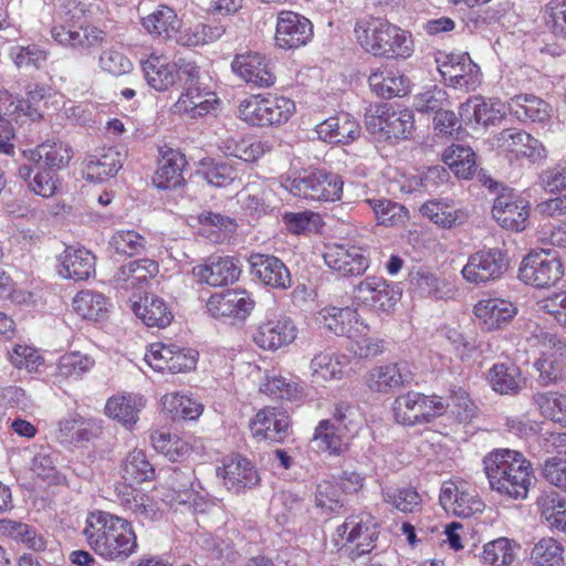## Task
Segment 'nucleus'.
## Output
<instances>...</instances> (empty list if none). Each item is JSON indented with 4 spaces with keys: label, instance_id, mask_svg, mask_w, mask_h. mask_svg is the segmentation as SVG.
Wrapping results in <instances>:
<instances>
[{
    "label": "nucleus",
    "instance_id": "14",
    "mask_svg": "<svg viewBox=\"0 0 566 566\" xmlns=\"http://www.w3.org/2000/svg\"><path fill=\"white\" fill-rule=\"evenodd\" d=\"M323 259L326 266L339 277L363 275L370 266L365 251L360 247L348 243L326 245Z\"/></svg>",
    "mask_w": 566,
    "mask_h": 566
},
{
    "label": "nucleus",
    "instance_id": "7",
    "mask_svg": "<svg viewBox=\"0 0 566 566\" xmlns=\"http://www.w3.org/2000/svg\"><path fill=\"white\" fill-rule=\"evenodd\" d=\"M344 181L335 172L325 169L304 171L289 181L290 192L306 200L337 201L343 195Z\"/></svg>",
    "mask_w": 566,
    "mask_h": 566
},
{
    "label": "nucleus",
    "instance_id": "19",
    "mask_svg": "<svg viewBox=\"0 0 566 566\" xmlns=\"http://www.w3.org/2000/svg\"><path fill=\"white\" fill-rule=\"evenodd\" d=\"M255 301L245 290H227L212 294L207 302V311L214 318L244 321L254 310Z\"/></svg>",
    "mask_w": 566,
    "mask_h": 566
},
{
    "label": "nucleus",
    "instance_id": "58",
    "mask_svg": "<svg viewBox=\"0 0 566 566\" xmlns=\"http://www.w3.org/2000/svg\"><path fill=\"white\" fill-rule=\"evenodd\" d=\"M518 549L520 545L514 541L500 537L484 545L482 559L490 566H512Z\"/></svg>",
    "mask_w": 566,
    "mask_h": 566
},
{
    "label": "nucleus",
    "instance_id": "29",
    "mask_svg": "<svg viewBox=\"0 0 566 566\" xmlns=\"http://www.w3.org/2000/svg\"><path fill=\"white\" fill-rule=\"evenodd\" d=\"M289 426V417L277 413L276 409L272 407L261 409L250 420L251 433L259 441L281 442L287 436Z\"/></svg>",
    "mask_w": 566,
    "mask_h": 566
},
{
    "label": "nucleus",
    "instance_id": "20",
    "mask_svg": "<svg viewBox=\"0 0 566 566\" xmlns=\"http://www.w3.org/2000/svg\"><path fill=\"white\" fill-rule=\"evenodd\" d=\"M364 379L373 392L388 395L409 386L413 381V374L407 363H388L369 369Z\"/></svg>",
    "mask_w": 566,
    "mask_h": 566
},
{
    "label": "nucleus",
    "instance_id": "28",
    "mask_svg": "<svg viewBox=\"0 0 566 566\" xmlns=\"http://www.w3.org/2000/svg\"><path fill=\"white\" fill-rule=\"evenodd\" d=\"M316 133L324 142L347 145L360 136V126L350 114L342 112L317 124Z\"/></svg>",
    "mask_w": 566,
    "mask_h": 566
},
{
    "label": "nucleus",
    "instance_id": "5",
    "mask_svg": "<svg viewBox=\"0 0 566 566\" xmlns=\"http://www.w3.org/2000/svg\"><path fill=\"white\" fill-rule=\"evenodd\" d=\"M367 130L379 139H407L415 128L413 113L388 104L371 105L365 114Z\"/></svg>",
    "mask_w": 566,
    "mask_h": 566
},
{
    "label": "nucleus",
    "instance_id": "3",
    "mask_svg": "<svg viewBox=\"0 0 566 566\" xmlns=\"http://www.w3.org/2000/svg\"><path fill=\"white\" fill-rule=\"evenodd\" d=\"M294 112V101L271 94L251 95L241 101L238 106L239 118L256 127L284 124Z\"/></svg>",
    "mask_w": 566,
    "mask_h": 566
},
{
    "label": "nucleus",
    "instance_id": "44",
    "mask_svg": "<svg viewBox=\"0 0 566 566\" xmlns=\"http://www.w3.org/2000/svg\"><path fill=\"white\" fill-rule=\"evenodd\" d=\"M270 196L263 182L252 181L238 193V202L247 214L261 217L271 210Z\"/></svg>",
    "mask_w": 566,
    "mask_h": 566
},
{
    "label": "nucleus",
    "instance_id": "18",
    "mask_svg": "<svg viewBox=\"0 0 566 566\" xmlns=\"http://www.w3.org/2000/svg\"><path fill=\"white\" fill-rule=\"evenodd\" d=\"M313 24L304 15L293 11H281L277 14L275 43L285 50L298 49L312 39Z\"/></svg>",
    "mask_w": 566,
    "mask_h": 566
},
{
    "label": "nucleus",
    "instance_id": "6",
    "mask_svg": "<svg viewBox=\"0 0 566 566\" xmlns=\"http://www.w3.org/2000/svg\"><path fill=\"white\" fill-rule=\"evenodd\" d=\"M378 537L376 523L370 514L361 513L348 516L336 528L335 544L345 551L352 560L370 553Z\"/></svg>",
    "mask_w": 566,
    "mask_h": 566
},
{
    "label": "nucleus",
    "instance_id": "55",
    "mask_svg": "<svg viewBox=\"0 0 566 566\" xmlns=\"http://www.w3.org/2000/svg\"><path fill=\"white\" fill-rule=\"evenodd\" d=\"M107 298L98 292L85 290L78 292L73 300V308L87 321L103 319L107 313Z\"/></svg>",
    "mask_w": 566,
    "mask_h": 566
},
{
    "label": "nucleus",
    "instance_id": "47",
    "mask_svg": "<svg viewBox=\"0 0 566 566\" xmlns=\"http://www.w3.org/2000/svg\"><path fill=\"white\" fill-rule=\"evenodd\" d=\"M373 210L377 223L384 227H400L409 219V211L400 203L386 198L365 200Z\"/></svg>",
    "mask_w": 566,
    "mask_h": 566
},
{
    "label": "nucleus",
    "instance_id": "33",
    "mask_svg": "<svg viewBox=\"0 0 566 566\" xmlns=\"http://www.w3.org/2000/svg\"><path fill=\"white\" fill-rule=\"evenodd\" d=\"M158 168L153 177V182L158 189H176L184 184L182 171L187 165L186 157L177 149L161 150Z\"/></svg>",
    "mask_w": 566,
    "mask_h": 566
},
{
    "label": "nucleus",
    "instance_id": "38",
    "mask_svg": "<svg viewBox=\"0 0 566 566\" xmlns=\"http://www.w3.org/2000/svg\"><path fill=\"white\" fill-rule=\"evenodd\" d=\"M99 427L91 419L71 416L57 422L56 438L61 443H83L96 437Z\"/></svg>",
    "mask_w": 566,
    "mask_h": 566
},
{
    "label": "nucleus",
    "instance_id": "1",
    "mask_svg": "<svg viewBox=\"0 0 566 566\" xmlns=\"http://www.w3.org/2000/svg\"><path fill=\"white\" fill-rule=\"evenodd\" d=\"M83 535L95 554L111 562L127 559L138 547L132 523L104 511L87 515Z\"/></svg>",
    "mask_w": 566,
    "mask_h": 566
},
{
    "label": "nucleus",
    "instance_id": "39",
    "mask_svg": "<svg viewBox=\"0 0 566 566\" xmlns=\"http://www.w3.org/2000/svg\"><path fill=\"white\" fill-rule=\"evenodd\" d=\"M510 112L522 122L544 123L549 119L552 107L534 95H517L509 103Z\"/></svg>",
    "mask_w": 566,
    "mask_h": 566
},
{
    "label": "nucleus",
    "instance_id": "31",
    "mask_svg": "<svg viewBox=\"0 0 566 566\" xmlns=\"http://www.w3.org/2000/svg\"><path fill=\"white\" fill-rule=\"evenodd\" d=\"M51 36L62 46L85 50L101 44L105 33L96 27H84L82 23L77 27L53 25Z\"/></svg>",
    "mask_w": 566,
    "mask_h": 566
},
{
    "label": "nucleus",
    "instance_id": "59",
    "mask_svg": "<svg viewBox=\"0 0 566 566\" xmlns=\"http://www.w3.org/2000/svg\"><path fill=\"white\" fill-rule=\"evenodd\" d=\"M164 410L169 412L174 419L182 418L195 420L203 411V406L193 397L180 392L166 394L161 398Z\"/></svg>",
    "mask_w": 566,
    "mask_h": 566
},
{
    "label": "nucleus",
    "instance_id": "4",
    "mask_svg": "<svg viewBox=\"0 0 566 566\" xmlns=\"http://www.w3.org/2000/svg\"><path fill=\"white\" fill-rule=\"evenodd\" d=\"M449 402L438 395L408 391L398 396L392 405L395 421L405 427L431 423L442 416Z\"/></svg>",
    "mask_w": 566,
    "mask_h": 566
},
{
    "label": "nucleus",
    "instance_id": "43",
    "mask_svg": "<svg viewBox=\"0 0 566 566\" xmlns=\"http://www.w3.org/2000/svg\"><path fill=\"white\" fill-rule=\"evenodd\" d=\"M347 359L345 356H338L329 352H321L316 354L311 363L310 369L313 381H328L342 379L345 375Z\"/></svg>",
    "mask_w": 566,
    "mask_h": 566
},
{
    "label": "nucleus",
    "instance_id": "30",
    "mask_svg": "<svg viewBox=\"0 0 566 566\" xmlns=\"http://www.w3.org/2000/svg\"><path fill=\"white\" fill-rule=\"evenodd\" d=\"M318 315L319 322L339 336L353 337L356 333L367 329V326L360 322L357 311L349 306H326L319 311Z\"/></svg>",
    "mask_w": 566,
    "mask_h": 566
},
{
    "label": "nucleus",
    "instance_id": "9",
    "mask_svg": "<svg viewBox=\"0 0 566 566\" xmlns=\"http://www.w3.org/2000/svg\"><path fill=\"white\" fill-rule=\"evenodd\" d=\"M533 336L545 349L535 360L534 367L538 371L539 381L547 386L555 384L566 376V338L542 331L536 327Z\"/></svg>",
    "mask_w": 566,
    "mask_h": 566
},
{
    "label": "nucleus",
    "instance_id": "17",
    "mask_svg": "<svg viewBox=\"0 0 566 566\" xmlns=\"http://www.w3.org/2000/svg\"><path fill=\"white\" fill-rule=\"evenodd\" d=\"M496 139L499 147L511 161L525 158L535 164L547 157L544 145L524 130L504 129Z\"/></svg>",
    "mask_w": 566,
    "mask_h": 566
},
{
    "label": "nucleus",
    "instance_id": "12",
    "mask_svg": "<svg viewBox=\"0 0 566 566\" xmlns=\"http://www.w3.org/2000/svg\"><path fill=\"white\" fill-rule=\"evenodd\" d=\"M434 61L444 82L455 88L474 90L481 82V72L468 53L439 51Z\"/></svg>",
    "mask_w": 566,
    "mask_h": 566
},
{
    "label": "nucleus",
    "instance_id": "61",
    "mask_svg": "<svg viewBox=\"0 0 566 566\" xmlns=\"http://www.w3.org/2000/svg\"><path fill=\"white\" fill-rule=\"evenodd\" d=\"M388 21L381 19H364L357 21L354 33L360 46L377 56L385 25Z\"/></svg>",
    "mask_w": 566,
    "mask_h": 566
},
{
    "label": "nucleus",
    "instance_id": "13",
    "mask_svg": "<svg viewBox=\"0 0 566 566\" xmlns=\"http://www.w3.org/2000/svg\"><path fill=\"white\" fill-rule=\"evenodd\" d=\"M531 203L514 189L503 188L494 199L492 216L496 223L509 231L521 232L530 222Z\"/></svg>",
    "mask_w": 566,
    "mask_h": 566
},
{
    "label": "nucleus",
    "instance_id": "26",
    "mask_svg": "<svg viewBox=\"0 0 566 566\" xmlns=\"http://www.w3.org/2000/svg\"><path fill=\"white\" fill-rule=\"evenodd\" d=\"M252 273L266 286L277 290L291 287V274L286 265L276 256L252 254L250 258Z\"/></svg>",
    "mask_w": 566,
    "mask_h": 566
},
{
    "label": "nucleus",
    "instance_id": "23",
    "mask_svg": "<svg viewBox=\"0 0 566 566\" xmlns=\"http://www.w3.org/2000/svg\"><path fill=\"white\" fill-rule=\"evenodd\" d=\"M231 69L244 82L258 87H269L275 82L269 60L256 52L237 54Z\"/></svg>",
    "mask_w": 566,
    "mask_h": 566
},
{
    "label": "nucleus",
    "instance_id": "46",
    "mask_svg": "<svg viewBox=\"0 0 566 566\" xmlns=\"http://www.w3.org/2000/svg\"><path fill=\"white\" fill-rule=\"evenodd\" d=\"M491 388L500 395H515L521 388L520 368L514 364L497 363L488 371Z\"/></svg>",
    "mask_w": 566,
    "mask_h": 566
},
{
    "label": "nucleus",
    "instance_id": "63",
    "mask_svg": "<svg viewBox=\"0 0 566 566\" xmlns=\"http://www.w3.org/2000/svg\"><path fill=\"white\" fill-rule=\"evenodd\" d=\"M199 222L201 234L214 242L226 240L237 228L233 219L213 212L201 213Z\"/></svg>",
    "mask_w": 566,
    "mask_h": 566
},
{
    "label": "nucleus",
    "instance_id": "35",
    "mask_svg": "<svg viewBox=\"0 0 566 566\" xmlns=\"http://www.w3.org/2000/svg\"><path fill=\"white\" fill-rule=\"evenodd\" d=\"M142 70L147 84L157 92H166L176 84L175 61L164 55L150 54L142 62Z\"/></svg>",
    "mask_w": 566,
    "mask_h": 566
},
{
    "label": "nucleus",
    "instance_id": "10",
    "mask_svg": "<svg viewBox=\"0 0 566 566\" xmlns=\"http://www.w3.org/2000/svg\"><path fill=\"white\" fill-rule=\"evenodd\" d=\"M563 274V264L558 255L548 250L530 252L522 260L518 270L521 281L537 289L555 285Z\"/></svg>",
    "mask_w": 566,
    "mask_h": 566
},
{
    "label": "nucleus",
    "instance_id": "37",
    "mask_svg": "<svg viewBox=\"0 0 566 566\" xmlns=\"http://www.w3.org/2000/svg\"><path fill=\"white\" fill-rule=\"evenodd\" d=\"M420 212L423 217L442 229L462 226L468 220L467 212L455 207L447 199L428 200L420 207Z\"/></svg>",
    "mask_w": 566,
    "mask_h": 566
},
{
    "label": "nucleus",
    "instance_id": "54",
    "mask_svg": "<svg viewBox=\"0 0 566 566\" xmlns=\"http://www.w3.org/2000/svg\"><path fill=\"white\" fill-rule=\"evenodd\" d=\"M461 118L465 122H475L484 126L492 125L501 119V111L488 103L482 96H473L459 108Z\"/></svg>",
    "mask_w": 566,
    "mask_h": 566
},
{
    "label": "nucleus",
    "instance_id": "34",
    "mask_svg": "<svg viewBox=\"0 0 566 566\" xmlns=\"http://www.w3.org/2000/svg\"><path fill=\"white\" fill-rule=\"evenodd\" d=\"M29 153V159L34 164V168H45L55 172L67 166L73 155L72 148L62 140H46Z\"/></svg>",
    "mask_w": 566,
    "mask_h": 566
},
{
    "label": "nucleus",
    "instance_id": "45",
    "mask_svg": "<svg viewBox=\"0 0 566 566\" xmlns=\"http://www.w3.org/2000/svg\"><path fill=\"white\" fill-rule=\"evenodd\" d=\"M122 155L115 148L104 149L86 160V176L93 181H103L115 176L122 168Z\"/></svg>",
    "mask_w": 566,
    "mask_h": 566
},
{
    "label": "nucleus",
    "instance_id": "60",
    "mask_svg": "<svg viewBox=\"0 0 566 566\" xmlns=\"http://www.w3.org/2000/svg\"><path fill=\"white\" fill-rule=\"evenodd\" d=\"M533 566H564V546L553 537L541 538L532 548Z\"/></svg>",
    "mask_w": 566,
    "mask_h": 566
},
{
    "label": "nucleus",
    "instance_id": "8",
    "mask_svg": "<svg viewBox=\"0 0 566 566\" xmlns=\"http://www.w3.org/2000/svg\"><path fill=\"white\" fill-rule=\"evenodd\" d=\"M354 304L376 313H390L401 297V290L381 276L368 275L352 292Z\"/></svg>",
    "mask_w": 566,
    "mask_h": 566
},
{
    "label": "nucleus",
    "instance_id": "50",
    "mask_svg": "<svg viewBox=\"0 0 566 566\" xmlns=\"http://www.w3.org/2000/svg\"><path fill=\"white\" fill-rule=\"evenodd\" d=\"M142 24L148 33L164 39L171 38L180 27L176 12L167 6H159L143 18Z\"/></svg>",
    "mask_w": 566,
    "mask_h": 566
},
{
    "label": "nucleus",
    "instance_id": "36",
    "mask_svg": "<svg viewBox=\"0 0 566 566\" xmlns=\"http://www.w3.org/2000/svg\"><path fill=\"white\" fill-rule=\"evenodd\" d=\"M381 38L377 56L407 60L413 54V39L409 31L387 22Z\"/></svg>",
    "mask_w": 566,
    "mask_h": 566
},
{
    "label": "nucleus",
    "instance_id": "64",
    "mask_svg": "<svg viewBox=\"0 0 566 566\" xmlns=\"http://www.w3.org/2000/svg\"><path fill=\"white\" fill-rule=\"evenodd\" d=\"M337 430L332 420H321L315 428L313 442L319 450L338 455L346 450V443Z\"/></svg>",
    "mask_w": 566,
    "mask_h": 566
},
{
    "label": "nucleus",
    "instance_id": "40",
    "mask_svg": "<svg viewBox=\"0 0 566 566\" xmlns=\"http://www.w3.org/2000/svg\"><path fill=\"white\" fill-rule=\"evenodd\" d=\"M133 311L149 327H166L172 321V313L167 303L156 295H145L135 302Z\"/></svg>",
    "mask_w": 566,
    "mask_h": 566
},
{
    "label": "nucleus",
    "instance_id": "42",
    "mask_svg": "<svg viewBox=\"0 0 566 566\" xmlns=\"http://www.w3.org/2000/svg\"><path fill=\"white\" fill-rule=\"evenodd\" d=\"M144 399L139 395L127 394L111 397L105 406L108 417L132 428L138 420V413L144 407Z\"/></svg>",
    "mask_w": 566,
    "mask_h": 566
},
{
    "label": "nucleus",
    "instance_id": "52",
    "mask_svg": "<svg viewBox=\"0 0 566 566\" xmlns=\"http://www.w3.org/2000/svg\"><path fill=\"white\" fill-rule=\"evenodd\" d=\"M122 476L132 486L149 481L155 476V469L143 450L135 449L127 454L122 464Z\"/></svg>",
    "mask_w": 566,
    "mask_h": 566
},
{
    "label": "nucleus",
    "instance_id": "57",
    "mask_svg": "<svg viewBox=\"0 0 566 566\" xmlns=\"http://www.w3.org/2000/svg\"><path fill=\"white\" fill-rule=\"evenodd\" d=\"M94 365L95 360L92 356L81 352H70L59 358L55 377L77 380L88 373Z\"/></svg>",
    "mask_w": 566,
    "mask_h": 566
},
{
    "label": "nucleus",
    "instance_id": "25",
    "mask_svg": "<svg viewBox=\"0 0 566 566\" xmlns=\"http://www.w3.org/2000/svg\"><path fill=\"white\" fill-rule=\"evenodd\" d=\"M120 505L130 511L142 525L161 520L163 511L157 502L146 493L129 485L117 489Z\"/></svg>",
    "mask_w": 566,
    "mask_h": 566
},
{
    "label": "nucleus",
    "instance_id": "11",
    "mask_svg": "<svg viewBox=\"0 0 566 566\" xmlns=\"http://www.w3.org/2000/svg\"><path fill=\"white\" fill-rule=\"evenodd\" d=\"M293 319L281 312H266L252 332V342L261 349L276 352L289 346L297 337Z\"/></svg>",
    "mask_w": 566,
    "mask_h": 566
},
{
    "label": "nucleus",
    "instance_id": "16",
    "mask_svg": "<svg viewBox=\"0 0 566 566\" xmlns=\"http://www.w3.org/2000/svg\"><path fill=\"white\" fill-rule=\"evenodd\" d=\"M198 353L175 344H151L145 355L147 364L157 371L186 373L196 367Z\"/></svg>",
    "mask_w": 566,
    "mask_h": 566
},
{
    "label": "nucleus",
    "instance_id": "51",
    "mask_svg": "<svg viewBox=\"0 0 566 566\" xmlns=\"http://www.w3.org/2000/svg\"><path fill=\"white\" fill-rule=\"evenodd\" d=\"M442 160L458 177L467 179L475 172V154L468 145L452 143L443 151Z\"/></svg>",
    "mask_w": 566,
    "mask_h": 566
},
{
    "label": "nucleus",
    "instance_id": "24",
    "mask_svg": "<svg viewBox=\"0 0 566 566\" xmlns=\"http://www.w3.org/2000/svg\"><path fill=\"white\" fill-rule=\"evenodd\" d=\"M474 315L485 331H495L507 325L517 314V307L509 300L488 297L474 305Z\"/></svg>",
    "mask_w": 566,
    "mask_h": 566
},
{
    "label": "nucleus",
    "instance_id": "62",
    "mask_svg": "<svg viewBox=\"0 0 566 566\" xmlns=\"http://www.w3.org/2000/svg\"><path fill=\"white\" fill-rule=\"evenodd\" d=\"M315 506L327 516L338 513L344 506V492L340 484L334 480L322 481L316 488Z\"/></svg>",
    "mask_w": 566,
    "mask_h": 566
},
{
    "label": "nucleus",
    "instance_id": "21",
    "mask_svg": "<svg viewBox=\"0 0 566 566\" xmlns=\"http://www.w3.org/2000/svg\"><path fill=\"white\" fill-rule=\"evenodd\" d=\"M217 474L222 478L227 489L233 493L252 489L260 482V476L254 465L239 454L224 458L222 465L217 468Z\"/></svg>",
    "mask_w": 566,
    "mask_h": 566
},
{
    "label": "nucleus",
    "instance_id": "56",
    "mask_svg": "<svg viewBox=\"0 0 566 566\" xmlns=\"http://www.w3.org/2000/svg\"><path fill=\"white\" fill-rule=\"evenodd\" d=\"M220 149L226 156L235 157L247 163L258 160L266 150H269L264 143L253 137H231L224 139Z\"/></svg>",
    "mask_w": 566,
    "mask_h": 566
},
{
    "label": "nucleus",
    "instance_id": "53",
    "mask_svg": "<svg viewBox=\"0 0 566 566\" xmlns=\"http://www.w3.org/2000/svg\"><path fill=\"white\" fill-rule=\"evenodd\" d=\"M533 402L542 417L566 427V394L558 391L537 392Z\"/></svg>",
    "mask_w": 566,
    "mask_h": 566
},
{
    "label": "nucleus",
    "instance_id": "48",
    "mask_svg": "<svg viewBox=\"0 0 566 566\" xmlns=\"http://www.w3.org/2000/svg\"><path fill=\"white\" fill-rule=\"evenodd\" d=\"M0 532L10 539L23 544L29 549L42 552L46 548L45 538L38 531L22 522L2 520Z\"/></svg>",
    "mask_w": 566,
    "mask_h": 566
},
{
    "label": "nucleus",
    "instance_id": "49",
    "mask_svg": "<svg viewBox=\"0 0 566 566\" xmlns=\"http://www.w3.org/2000/svg\"><path fill=\"white\" fill-rule=\"evenodd\" d=\"M373 92L382 98L401 96L407 93V78L392 70H377L368 77Z\"/></svg>",
    "mask_w": 566,
    "mask_h": 566
},
{
    "label": "nucleus",
    "instance_id": "32",
    "mask_svg": "<svg viewBox=\"0 0 566 566\" xmlns=\"http://www.w3.org/2000/svg\"><path fill=\"white\" fill-rule=\"evenodd\" d=\"M59 263V274L69 280L83 281L95 272V256L85 248L66 247Z\"/></svg>",
    "mask_w": 566,
    "mask_h": 566
},
{
    "label": "nucleus",
    "instance_id": "2",
    "mask_svg": "<svg viewBox=\"0 0 566 566\" xmlns=\"http://www.w3.org/2000/svg\"><path fill=\"white\" fill-rule=\"evenodd\" d=\"M483 470L492 491L512 500H525L534 479L531 462L511 449H494L484 455Z\"/></svg>",
    "mask_w": 566,
    "mask_h": 566
},
{
    "label": "nucleus",
    "instance_id": "15",
    "mask_svg": "<svg viewBox=\"0 0 566 566\" xmlns=\"http://www.w3.org/2000/svg\"><path fill=\"white\" fill-rule=\"evenodd\" d=\"M506 266V256L500 249H482L469 256L461 274L469 283L485 284L499 280Z\"/></svg>",
    "mask_w": 566,
    "mask_h": 566
},
{
    "label": "nucleus",
    "instance_id": "22",
    "mask_svg": "<svg viewBox=\"0 0 566 566\" xmlns=\"http://www.w3.org/2000/svg\"><path fill=\"white\" fill-rule=\"evenodd\" d=\"M192 274L200 283L223 286L239 279L241 265L234 256H210L203 264L196 265Z\"/></svg>",
    "mask_w": 566,
    "mask_h": 566
},
{
    "label": "nucleus",
    "instance_id": "27",
    "mask_svg": "<svg viewBox=\"0 0 566 566\" xmlns=\"http://www.w3.org/2000/svg\"><path fill=\"white\" fill-rule=\"evenodd\" d=\"M219 98L207 85L197 88H185L172 106L175 114L198 118L216 108Z\"/></svg>",
    "mask_w": 566,
    "mask_h": 566
},
{
    "label": "nucleus",
    "instance_id": "41",
    "mask_svg": "<svg viewBox=\"0 0 566 566\" xmlns=\"http://www.w3.org/2000/svg\"><path fill=\"white\" fill-rule=\"evenodd\" d=\"M542 518L549 528L566 534V499L555 491H543L536 500Z\"/></svg>",
    "mask_w": 566,
    "mask_h": 566
}]
</instances>
